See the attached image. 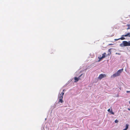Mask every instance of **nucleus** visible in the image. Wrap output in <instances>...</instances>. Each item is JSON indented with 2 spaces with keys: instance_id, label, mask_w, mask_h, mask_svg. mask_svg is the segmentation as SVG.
Returning a JSON list of instances; mask_svg holds the SVG:
<instances>
[{
  "instance_id": "0eeeda50",
  "label": "nucleus",
  "mask_w": 130,
  "mask_h": 130,
  "mask_svg": "<svg viewBox=\"0 0 130 130\" xmlns=\"http://www.w3.org/2000/svg\"><path fill=\"white\" fill-rule=\"evenodd\" d=\"M108 111L112 114L114 115V113L112 111V109L110 110V109H109L108 110Z\"/></svg>"
},
{
  "instance_id": "f03ea898",
  "label": "nucleus",
  "mask_w": 130,
  "mask_h": 130,
  "mask_svg": "<svg viewBox=\"0 0 130 130\" xmlns=\"http://www.w3.org/2000/svg\"><path fill=\"white\" fill-rule=\"evenodd\" d=\"M120 45L121 47L130 46V42H129V41L128 42L124 41H123L122 43L120 44Z\"/></svg>"
},
{
  "instance_id": "20e7f679",
  "label": "nucleus",
  "mask_w": 130,
  "mask_h": 130,
  "mask_svg": "<svg viewBox=\"0 0 130 130\" xmlns=\"http://www.w3.org/2000/svg\"><path fill=\"white\" fill-rule=\"evenodd\" d=\"M107 56V55H106V53H104L103 54L102 56V57H99V60H98V61H100L102 59L106 57Z\"/></svg>"
},
{
  "instance_id": "7ed1b4c3",
  "label": "nucleus",
  "mask_w": 130,
  "mask_h": 130,
  "mask_svg": "<svg viewBox=\"0 0 130 130\" xmlns=\"http://www.w3.org/2000/svg\"><path fill=\"white\" fill-rule=\"evenodd\" d=\"M121 37L120 38H119L118 39H115V40L117 41L118 40H119L121 39V40H124L125 39V38H124V37H130V32L128 33H127V34L125 35H123L121 36Z\"/></svg>"
},
{
  "instance_id": "1a4fd4ad",
  "label": "nucleus",
  "mask_w": 130,
  "mask_h": 130,
  "mask_svg": "<svg viewBox=\"0 0 130 130\" xmlns=\"http://www.w3.org/2000/svg\"><path fill=\"white\" fill-rule=\"evenodd\" d=\"M64 92H62L60 94L59 96H62V97H63V96L64 95Z\"/></svg>"
},
{
  "instance_id": "f8f14e48",
  "label": "nucleus",
  "mask_w": 130,
  "mask_h": 130,
  "mask_svg": "<svg viewBox=\"0 0 130 130\" xmlns=\"http://www.w3.org/2000/svg\"><path fill=\"white\" fill-rule=\"evenodd\" d=\"M111 48H109L108 50V52H109V53H110L109 54H111Z\"/></svg>"
},
{
  "instance_id": "4468645a",
  "label": "nucleus",
  "mask_w": 130,
  "mask_h": 130,
  "mask_svg": "<svg viewBox=\"0 0 130 130\" xmlns=\"http://www.w3.org/2000/svg\"><path fill=\"white\" fill-rule=\"evenodd\" d=\"M126 92L127 93H130V91H127Z\"/></svg>"
},
{
  "instance_id": "2eb2a0df",
  "label": "nucleus",
  "mask_w": 130,
  "mask_h": 130,
  "mask_svg": "<svg viewBox=\"0 0 130 130\" xmlns=\"http://www.w3.org/2000/svg\"><path fill=\"white\" fill-rule=\"evenodd\" d=\"M127 130L125 128V129H123V130Z\"/></svg>"
},
{
  "instance_id": "ddd939ff",
  "label": "nucleus",
  "mask_w": 130,
  "mask_h": 130,
  "mask_svg": "<svg viewBox=\"0 0 130 130\" xmlns=\"http://www.w3.org/2000/svg\"><path fill=\"white\" fill-rule=\"evenodd\" d=\"M115 122L116 123H117L118 122V121L117 120H116L115 121Z\"/></svg>"
},
{
  "instance_id": "a211bd4d",
  "label": "nucleus",
  "mask_w": 130,
  "mask_h": 130,
  "mask_svg": "<svg viewBox=\"0 0 130 130\" xmlns=\"http://www.w3.org/2000/svg\"><path fill=\"white\" fill-rule=\"evenodd\" d=\"M64 90H63V92L64 91Z\"/></svg>"
},
{
  "instance_id": "6e6552de",
  "label": "nucleus",
  "mask_w": 130,
  "mask_h": 130,
  "mask_svg": "<svg viewBox=\"0 0 130 130\" xmlns=\"http://www.w3.org/2000/svg\"><path fill=\"white\" fill-rule=\"evenodd\" d=\"M78 79V78L77 77H74V79L75 80L74 81V82L75 83L77 82L79 80Z\"/></svg>"
},
{
  "instance_id": "9d476101",
  "label": "nucleus",
  "mask_w": 130,
  "mask_h": 130,
  "mask_svg": "<svg viewBox=\"0 0 130 130\" xmlns=\"http://www.w3.org/2000/svg\"><path fill=\"white\" fill-rule=\"evenodd\" d=\"M83 75V74H81V75H80L78 77H77L78 78V79L79 80H81V78H80L81 76H82V75Z\"/></svg>"
},
{
  "instance_id": "6ab92c4d",
  "label": "nucleus",
  "mask_w": 130,
  "mask_h": 130,
  "mask_svg": "<svg viewBox=\"0 0 130 130\" xmlns=\"http://www.w3.org/2000/svg\"><path fill=\"white\" fill-rule=\"evenodd\" d=\"M129 42H130V41H129Z\"/></svg>"
},
{
  "instance_id": "9b49d317",
  "label": "nucleus",
  "mask_w": 130,
  "mask_h": 130,
  "mask_svg": "<svg viewBox=\"0 0 130 130\" xmlns=\"http://www.w3.org/2000/svg\"><path fill=\"white\" fill-rule=\"evenodd\" d=\"M128 124H126V128H125V129H127L128 127Z\"/></svg>"
},
{
  "instance_id": "423d86ee",
  "label": "nucleus",
  "mask_w": 130,
  "mask_h": 130,
  "mask_svg": "<svg viewBox=\"0 0 130 130\" xmlns=\"http://www.w3.org/2000/svg\"><path fill=\"white\" fill-rule=\"evenodd\" d=\"M59 102L61 103H63V101L62 100L63 97L62 96H59Z\"/></svg>"
},
{
  "instance_id": "f3484780",
  "label": "nucleus",
  "mask_w": 130,
  "mask_h": 130,
  "mask_svg": "<svg viewBox=\"0 0 130 130\" xmlns=\"http://www.w3.org/2000/svg\"><path fill=\"white\" fill-rule=\"evenodd\" d=\"M128 109L130 110V109Z\"/></svg>"
},
{
  "instance_id": "39448f33",
  "label": "nucleus",
  "mask_w": 130,
  "mask_h": 130,
  "mask_svg": "<svg viewBox=\"0 0 130 130\" xmlns=\"http://www.w3.org/2000/svg\"><path fill=\"white\" fill-rule=\"evenodd\" d=\"M106 74H102L100 75L98 77V79L101 80L103 78L105 77H106Z\"/></svg>"
},
{
  "instance_id": "f257e3e1",
  "label": "nucleus",
  "mask_w": 130,
  "mask_h": 130,
  "mask_svg": "<svg viewBox=\"0 0 130 130\" xmlns=\"http://www.w3.org/2000/svg\"><path fill=\"white\" fill-rule=\"evenodd\" d=\"M123 68L118 70L116 73L111 75V77H116L119 76L120 75L121 73L123 71Z\"/></svg>"
},
{
  "instance_id": "dca6fc26",
  "label": "nucleus",
  "mask_w": 130,
  "mask_h": 130,
  "mask_svg": "<svg viewBox=\"0 0 130 130\" xmlns=\"http://www.w3.org/2000/svg\"><path fill=\"white\" fill-rule=\"evenodd\" d=\"M129 104H130V101L129 102Z\"/></svg>"
}]
</instances>
